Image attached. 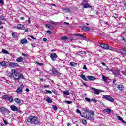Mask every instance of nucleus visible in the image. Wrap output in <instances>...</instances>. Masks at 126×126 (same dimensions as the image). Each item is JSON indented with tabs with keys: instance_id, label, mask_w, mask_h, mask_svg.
Wrapping results in <instances>:
<instances>
[{
	"instance_id": "20e7f679",
	"label": "nucleus",
	"mask_w": 126,
	"mask_h": 126,
	"mask_svg": "<svg viewBox=\"0 0 126 126\" xmlns=\"http://www.w3.org/2000/svg\"><path fill=\"white\" fill-rule=\"evenodd\" d=\"M100 47L102 49H105L106 50H113V48L111 46H109V45L105 44V43H101L100 44Z\"/></svg>"
},
{
	"instance_id": "de8ad7c7",
	"label": "nucleus",
	"mask_w": 126,
	"mask_h": 126,
	"mask_svg": "<svg viewBox=\"0 0 126 126\" xmlns=\"http://www.w3.org/2000/svg\"><path fill=\"white\" fill-rule=\"evenodd\" d=\"M8 76H9V77H12L13 75L11 71V73H8Z\"/></svg>"
},
{
	"instance_id": "f3484780",
	"label": "nucleus",
	"mask_w": 126,
	"mask_h": 126,
	"mask_svg": "<svg viewBox=\"0 0 126 126\" xmlns=\"http://www.w3.org/2000/svg\"><path fill=\"white\" fill-rule=\"evenodd\" d=\"M52 72L54 74H56V75H58V74H60V73L55 68L52 69Z\"/></svg>"
},
{
	"instance_id": "58836bf2",
	"label": "nucleus",
	"mask_w": 126,
	"mask_h": 126,
	"mask_svg": "<svg viewBox=\"0 0 126 126\" xmlns=\"http://www.w3.org/2000/svg\"><path fill=\"white\" fill-rule=\"evenodd\" d=\"M12 36L13 38H17V35H16L14 32H12Z\"/></svg>"
},
{
	"instance_id": "680f3d73",
	"label": "nucleus",
	"mask_w": 126,
	"mask_h": 126,
	"mask_svg": "<svg viewBox=\"0 0 126 126\" xmlns=\"http://www.w3.org/2000/svg\"><path fill=\"white\" fill-rule=\"evenodd\" d=\"M107 70H109V71H112V69H109V67H107Z\"/></svg>"
},
{
	"instance_id": "7ed1b4c3",
	"label": "nucleus",
	"mask_w": 126,
	"mask_h": 126,
	"mask_svg": "<svg viewBox=\"0 0 126 126\" xmlns=\"http://www.w3.org/2000/svg\"><path fill=\"white\" fill-rule=\"evenodd\" d=\"M29 123H33L34 125L40 124V121L38 120V118L34 116H30L27 120Z\"/></svg>"
},
{
	"instance_id": "aec40b11",
	"label": "nucleus",
	"mask_w": 126,
	"mask_h": 126,
	"mask_svg": "<svg viewBox=\"0 0 126 126\" xmlns=\"http://www.w3.org/2000/svg\"><path fill=\"white\" fill-rule=\"evenodd\" d=\"M14 101L18 104V105H20V103H21V100H20L19 98H15Z\"/></svg>"
},
{
	"instance_id": "f8f14e48",
	"label": "nucleus",
	"mask_w": 126,
	"mask_h": 126,
	"mask_svg": "<svg viewBox=\"0 0 126 126\" xmlns=\"http://www.w3.org/2000/svg\"><path fill=\"white\" fill-rule=\"evenodd\" d=\"M92 90L94 91V94H100V90L94 88H92Z\"/></svg>"
},
{
	"instance_id": "7c9ffc66",
	"label": "nucleus",
	"mask_w": 126,
	"mask_h": 126,
	"mask_svg": "<svg viewBox=\"0 0 126 126\" xmlns=\"http://www.w3.org/2000/svg\"><path fill=\"white\" fill-rule=\"evenodd\" d=\"M61 40L63 41H65V40H68V37L66 36H62L61 37Z\"/></svg>"
},
{
	"instance_id": "4d7b16f0",
	"label": "nucleus",
	"mask_w": 126,
	"mask_h": 126,
	"mask_svg": "<svg viewBox=\"0 0 126 126\" xmlns=\"http://www.w3.org/2000/svg\"><path fill=\"white\" fill-rule=\"evenodd\" d=\"M101 64H102V65L105 66V65H106V63H105L104 62H102Z\"/></svg>"
},
{
	"instance_id": "cd10ccee",
	"label": "nucleus",
	"mask_w": 126,
	"mask_h": 126,
	"mask_svg": "<svg viewBox=\"0 0 126 126\" xmlns=\"http://www.w3.org/2000/svg\"><path fill=\"white\" fill-rule=\"evenodd\" d=\"M104 111L106 112L107 114H110L111 112H112V110L111 109L106 108L104 109Z\"/></svg>"
},
{
	"instance_id": "9b49d317",
	"label": "nucleus",
	"mask_w": 126,
	"mask_h": 126,
	"mask_svg": "<svg viewBox=\"0 0 126 126\" xmlns=\"http://www.w3.org/2000/svg\"><path fill=\"white\" fill-rule=\"evenodd\" d=\"M17 28L19 29V30H24V29H25V27L24 25L19 24L17 25Z\"/></svg>"
},
{
	"instance_id": "4468645a",
	"label": "nucleus",
	"mask_w": 126,
	"mask_h": 126,
	"mask_svg": "<svg viewBox=\"0 0 126 126\" xmlns=\"http://www.w3.org/2000/svg\"><path fill=\"white\" fill-rule=\"evenodd\" d=\"M20 43H21L22 45H25V44H27V43H28V41L25 39H23L20 40Z\"/></svg>"
},
{
	"instance_id": "49530a36",
	"label": "nucleus",
	"mask_w": 126,
	"mask_h": 126,
	"mask_svg": "<svg viewBox=\"0 0 126 126\" xmlns=\"http://www.w3.org/2000/svg\"><path fill=\"white\" fill-rule=\"evenodd\" d=\"M65 102L66 103V104H72V101H70L66 100Z\"/></svg>"
},
{
	"instance_id": "f257e3e1",
	"label": "nucleus",
	"mask_w": 126,
	"mask_h": 126,
	"mask_svg": "<svg viewBox=\"0 0 126 126\" xmlns=\"http://www.w3.org/2000/svg\"><path fill=\"white\" fill-rule=\"evenodd\" d=\"M11 73H12L13 77L14 78L15 80L24 79V76L19 74V73L16 71L15 69H12L11 70Z\"/></svg>"
},
{
	"instance_id": "1a4fd4ad",
	"label": "nucleus",
	"mask_w": 126,
	"mask_h": 126,
	"mask_svg": "<svg viewBox=\"0 0 126 126\" xmlns=\"http://www.w3.org/2000/svg\"><path fill=\"white\" fill-rule=\"evenodd\" d=\"M50 58L53 61H56V59L58 58V55H57V54L56 53H52L50 54Z\"/></svg>"
},
{
	"instance_id": "2f4dec72",
	"label": "nucleus",
	"mask_w": 126,
	"mask_h": 126,
	"mask_svg": "<svg viewBox=\"0 0 126 126\" xmlns=\"http://www.w3.org/2000/svg\"><path fill=\"white\" fill-rule=\"evenodd\" d=\"M2 98L3 100H6L8 98V95H7V94L4 95L2 96Z\"/></svg>"
},
{
	"instance_id": "bf43d9fd",
	"label": "nucleus",
	"mask_w": 126,
	"mask_h": 126,
	"mask_svg": "<svg viewBox=\"0 0 126 126\" xmlns=\"http://www.w3.org/2000/svg\"><path fill=\"white\" fill-rule=\"evenodd\" d=\"M46 92H48V93H52V91L49 90H46Z\"/></svg>"
},
{
	"instance_id": "4c0bfd02",
	"label": "nucleus",
	"mask_w": 126,
	"mask_h": 126,
	"mask_svg": "<svg viewBox=\"0 0 126 126\" xmlns=\"http://www.w3.org/2000/svg\"><path fill=\"white\" fill-rule=\"evenodd\" d=\"M2 52L3 53V54H9L8 51L5 49H2Z\"/></svg>"
},
{
	"instance_id": "393cba45",
	"label": "nucleus",
	"mask_w": 126,
	"mask_h": 126,
	"mask_svg": "<svg viewBox=\"0 0 126 126\" xmlns=\"http://www.w3.org/2000/svg\"><path fill=\"white\" fill-rule=\"evenodd\" d=\"M82 5H83L84 8H88V7H90V5L89 4H84V3H82Z\"/></svg>"
},
{
	"instance_id": "423d86ee",
	"label": "nucleus",
	"mask_w": 126,
	"mask_h": 126,
	"mask_svg": "<svg viewBox=\"0 0 126 126\" xmlns=\"http://www.w3.org/2000/svg\"><path fill=\"white\" fill-rule=\"evenodd\" d=\"M102 98L103 99H105V100L109 101V102H114V98H112V97L109 95H103Z\"/></svg>"
},
{
	"instance_id": "0e129e2a",
	"label": "nucleus",
	"mask_w": 126,
	"mask_h": 126,
	"mask_svg": "<svg viewBox=\"0 0 126 126\" xmlns=\"http://www.w3.org/2000/svg\"><path fill=\"white\" fill-rule=\"evenodd\" d=\"M64 23H65V24H67V25H69V23H67V22H64Z\"/></svg>"
},
{
	"instance_id": "dca6fc26",
	"label": "nucleus",
	"mask_w": 126,
	"mask_h": 126,
	"mask_svg": "<svg viewBox=\"0 0 126 126\" xmlns=\"http://www.w3.org/2000/svg\"><path fill=\"white\" fill-rule=\"evenodd\" d=\"M63 12H65V13H69V12H70V9L69 8H64L63 9Z\"/></svg>"
},
{
	"instance_id": "ea45409f",
	"label": "nucleus",
	"mask_w": 126,
	"mask_h": 126,
	"mask_svg": "<svg viewBox=\"0 0 126 126\" xmlns=\"http://www.w3.org/2000/svg\"><path fill=\"white\" fill-rule=\"evenodd\" d=\"M37 64L39 65V66H43V65H44V64L39 63L38 62H36Z\"/></svg>"
},
{
	"instance_id": "864d4df0",
	"label": "nucleus",
	"mask_w": 126,
	"mask_h": 126,
	"mask_svg": "<svg viewBox=\"0 0 126 126\" xmlns=\"http://www.w3.org/2000/svg\"><path fill=\"white\" fill-rule=\"evenodd\" d=\"M30 37L33 39V40H36V38H35V37H34L33 35H31Z\"/></svg>"
},
{
	"instance_id": "c9c22d12",
	"label": "nucleus",
	"mask_w": 126,
	"mask_h": 126,
	"mask_svg": "<svg viewBox=\"0 0 126 126\" xmlns=\"http://www.w3.org/2000/svg\"><path fill=\"white\" fill-rule=\"evenodd\" d=\"M8 101H9L10 103H12V102H13V97L12 96H10L8 98Z\"/></svg>"
},
{
	"instance_id": "bb28decb",
	"label": "nucleus",
	"mask_w": 126,
	"mask_h": 126,
	"mask_svg": "<svg viewBox=\"0 0 126 126\" xmlns=\"http://www.w3.org/2000/svg\"><path fill=\"white\" fill-rule=\"evenodd\" d=\"M113 72L114 75H120V71L115 70L113 71Z\"/></svg>"
},
{
	"instance_id": "0eeeda50",
	"label": "nucleus",
	"mask_w": 126,
	"mask_h": 126,
	"mask_svg": "<svg viewBox=\"0 0 126 126\" xmlns=\"http://www.w3.org/2000/svg\"><path fill=\"white\" fill-rule=\"evenodd\" d=\"M9 66L11 68H15V67H17V66H18V63L16 62H10Z\"/></svg>"
},
{
	"instance_id": "b1692460",
	"label": "nucleus",
	"mask_w": 126,
	"mask_h": 126,
	"mask_svg": "<svg viewBox=\"0 0 126 126\" xmlns=\"http://www.w3.org/2000/svg\"><path fill=\"white\" fill-rule=\"evenodd\" d=\"M87 78L89 79V80H95V79H96V78L92 76H88L87 77Z\"/></svg>"
},
{
	"instance_id": "2eb2a0df",
	"label": "nucleus",
	"mask_w": 126,
	"mask_h": 126,
	"mask_svg": "<svg viewBox=\"0 0 126 126\" xmlns=\"http://www.w3.org/2000/svg\"><path fill=\"white\" fill-rule=\"evenodd\" d=\"M117 88H118L119 90L121 91V92H123L124 91V86H123V85H118Z\"/></svg>"
},
{
	"instance_id": "5fc2aeb1",
	"label": "nucleus",
	"mask_w": 126,
	"mask_h": 126,
	"mask_svg": "<svg viewBox=\"0 0 126 126\" xmlns=\"http://www.w3.org/2000/svg\"><path fill=\"white\" fill-rule=\"evenodd\" d=\"M3 121L5 124V125H7V122H6V121H5V120L3 119Z\"/></svg>"
},
{
	"instance_id": "774afa93",
	"label": "nucleus",
	"mask_w": 126,
	"mask_h": 126,
	"mask_svg": "<svg viewBox=\"0 0 126 126\" xmlns=\"http://www.w3.org/2000/svg\"><path fill=\"white\" fill-rule=\"evenodd\" d=\"M67 126H70V123H67Z\"/></svg>"
},
{
	"instance_id": "6e6552de",
	"label": "nucleus",
	"mask_w": 126,
	"mask_h": 126,
	"mask_svg": "<svg viewBox=\"0 0 126 126\" xmlns=\"http://www.w3.org/2000/svg\"><path fill=\"white\" fill-rule=\"evenodd\" d=\"M0 111L2 112V114H9V113H10V111H9L8 109L3 107L0 108Z\"/></svg>"
},
{
	"instance_id": "09e8293b",
	"label": "nucleus",
	"mask_w": 126,
	"mask_h": 126,
	"mask_svg": "<svg viewBox=\"0 0 126 126\" xmlns=\"http://www.w3.org/2000/svg\"><path fill=\"white\" fill-rule=\"evenodd\" d=\"M46 33H48L49 35H51V34H52V32L51 31H47Z\"/></svg>"
},
{
	"instance_id": "e2e57ef3",
	"label": "nucleus",
	"mask_w": 126,
	"mask_h": 126,
	"mask_svg": "<svg viewBox=\"0 0 126 126\" xmlns=\"http://www.w3.org/2000/svg\"><path fill=\"white\" fill-rule=\"evenodd\" d=\"M26 91L27 92H29V89H28V88H26Z\"/></svg>"
},
{
	"instance_id": "6e6d98bb",
	"label": "nucleus",
	"mask_w": 126,
	"mask_h": 126,
	"mask_svg": "<svg viewBox=\"0 0 126 126\" xmlns=\"http://www.w3.org/2000/svg\"><path fill=\"white\" fill-rule=\"evenodd\" d=\"M22 56H23V57H27V55L24 53L22 54Z\"/></svg>"
},
{
	"instance_id": "3c124183",
	"label": "nucleus",
	"mask_w": 126,
	"mask_h": 126,
	"mask_svg": "<svg viewBox=\"0 0 126 126\" xmlns=\"http://www.w3.org/2000/svg\"><path fill=\"white\" fill-rule=\"evenodd\" d=\"M83 69H85V70H87V67H86V65H84Z\"/></svg>"
},
{
	"instance_id": "e433bc0d",
	"label": "nucleus",
	"mask_w": 126,
	"mask_h": 126,
	"mask_svg": "<svg viewBox=\"0 0 126 126\" xmlns=\"http://www.w3.org/2000/svg\"><path fill=\"white\" fill-rule=\"evenodd\" d=\"M63 94H64L65 95H69V94H70V93H69V91H64L63 92Z\"/></svg>"
},
{
	"instance_id": "39448f33",
	"label": "nucleus",
	"mask_w": 126,
	"mask_h": 126,
	"mask_svg": "<svg viewBox=\"0 0 126 126\" xmlns=\"http://www.w3.org/2000/svg\"><path fill=\"white\" fill-rule=\"evenodd\" d=\"M23 88H24V85L21 84L20 86L17 89L15 92L18 93V94H22Z\"/></svg>"
},
{
	"instance_id": "f704fd0d",
	"label": "nucleus",
	"mask_w": 126,
	"mask_h": 126,
	"mask_svg": "<svg viewBox=\"0 0 126 126\" xmlns=\"http://www.w3.org/2000/svg\"><path fill=\"white\" fill-rule=\"evenodd\" d=\"M102 79H103V81H104V82H106L108 80V78L105 76L102 75Z\"/></svg>"
},
{
	"instance_id": "a19ab883",
	"label": "nucleus",
	"mask_w": 126,
	"mask_h": 126,
	"mask_svg": "<svg viewBox=\"0 0 126 126\" xmlns=\"http://www.w3.org/2000/svg\"><path fill=\"white\" fill-rule=\"evenodd\" d=\"M91 102H93L94 103H96L97 101L96 100V99L95 98H92L91 99Z\"/></svg>"
},
{
	"instance_id": "a878e982",
	"label": "nucleus",
	"mask_w": 126,
	"mask_h": 126,
	"mask_svg": "<svg viewBox=\"0 0 126 126\" xmlns=\"http://www.w3.org/2000/svg\"><path fill=\"white\" fill-rule=\"evenodd\" d=\"M46 102H47V103H49V104H51V103L53 102V100H52V99H51V98L48 97L47 98H46Z\"/></svg>"
},
{
	"instance_id": "4be33fe9",
	"label": "nucleus",
	"mask_w": 126,
	"mask_h": 126,
	"mask_svg": "<svg viewBox=\"0 0 126 126\" xmlns=\"http://www.w3.org/2000/svg\"><path fill=\"white\" fill-rule=\"evenodd\" d=\"M82 30H84L85 31H89L90 30V28H89L88 27H85L83 26L82 27Z\"/></svg>"
},
{
	"instance_id": "a18cd8bd",
	"label": "nucleus",
	"mask_w": 126,
	"mask_h": 126,
	"mask_svg": "<svg viewBox=\"0 0 126 126\" xmlns=\"http://www.w3.org/2000/svg\"><path fill=\"white\" fill-rule=\"evenodd\" d=\"M0 3L1 4V5H3L4 4V1L3 0H0Z\"/></svg>"
},
{
	"instance_id": "c03bdc74",
	"label": "nucleus",
	"mask_w": 126,
	"mask_h": 126,
	"mask_svg": "<svg viewBox=\"0 0 126 126\" xmlns=\"http://www.w3.org/2000/svg\"><path fill=\"white\" fill-rule=\"evenodd\" d=\"M82 122L83 124H84V125H86L87 124L86 120L85 119L82 120Z\"/></svg>"
},
{
	"instance_id": "6ab92c4d",
	"label": "nucleus",
	"mask_w": 126,
	"mask_h": 126,
	"mask_svg": "<svg viewBox=\"0 0 126 126\" xmlns=\"http://www.w3.org/2000/svg\"><path fill=\"white\" fill-rule=\"evenodd\" d=\"M0 65H1V66H6V62L5 61H2L0 63Z\"/></svg>"
},
{
	"instance_id": "8fccbe9b",
	"label": "nucleus",
	"mask_w": 126,
	"mask_h": 126,
	"mask_svg": "<svg viewBox=\"0 0 126 126\" xmlns=\"http://www.w3.org/2000/svg\"><path fill=\"white\" fill-rule=\"evenodd\" d=\"M76 112L77 113H78V114H81V112H80V110H79V109H77Z\"/></svg>"
},
{
	"instance_id": "473e14b6",
	"label": "nucleus",
	"mask_w": 126,
	"mask_h": 126,
	"mask_svg": "<svg viewBox=\"0 0 126 126\" xmlns=\"http://www.w3.org/2000/svg\"><path fill=\"white\" fill-rule=\"evenodd\" d=\"M47 27L50 29L51 30H52V29H54V27H52V26L50 25V24H46Z\"/></svg>"
},
{
	"instance_id": "13d9d810",
	"label": "nucleus",
	"mask_w": 126,
	"mask_h": 126,
	"mask_svg": "<svg viewBox=\"0 0 126 126\" xmlns=\"http://www.w3.org/2000/svg\"><path fill=\"white\" fill-rule=\"evenodd\" d=\"M116 79H114V80H113V84H115V83H116Z\"/></svg>"
},
{
	"instance_id": "c756f323",
	"label": "nucleus",
	"mask_w": 126,
	"mask_h": 126,
	"mask_svg": "<svg viewBox=\"0 0 126 126\" xmlns=\"http://www.w3.org/2000/svg\"><path fill=\"white\" fill-rule=\"evenodd\" d=\"M80 77L83 79V80H85V81H87V79L86 77H85V76L83 74L80 75Z\"/></svg>"
},
{
	"instance_id": "c85d7f7f",
	"label": "nucleus",
	"mask_w": 126,
	"mask_h": 126,
	"mask_svg": "<svg viewBox=\"0 0 126 126\" xmlns=\"http://www.w3.org/2000/svg\"><path fill=\"white\" fill-rule=\"evenodd\" d=\"M50 23H51V24H53L54 25H60V23L59 22H55L53 21H51L50 22Z\"/></svg>"
},
{
	"instance_id": "ddd939ff",
	"label": "nucleus",
	"mask_w": 126,
	"mask_h": 126,
	"mask_svg": "<svg viewBox=\"0 0 126 126\" xmlns=\"http://www.w3.org/2000/svg\"><path fill=\"white\" fill-rule=\"evenodd\" d=\"M74 35L77 36V37H78V39L79 40H82V39L85 38V37H84L83 36V35H82V34H75Z\"/></svg>"
},
{
	"instance_id": "5701e85b",
	"label": "nucleus",
	"mask_w": 126,
	"mask_h": 126,
	"mask_svg": "<svg viewBox=\"0 0 126 126\" xmlns=\"http://www.w3.org/2000/svg\"><path fill=\"white\" fill-rule=\"evenodd\" d=\"M70 64L71 66H73V67H75V66H77V63L73 62H70Z\"/></svg>"
},
{
	"instance_id": "69168bd1",
	"label": "nucleus",
	"mask_w": 126,
	"mask_h": 126,
	"mask_svg": "<svg viewBox=\"0 0 126 126\" xmlns=\"http://www.w3.org/2000/svg\"><path fill=\"white\" fill-rule=\"evenodd\" d=\"M96 13L97 15H98L100 14V13H99V11H98L96 12Z\"/></svg>"
},
{
	"instance_id": "603ef678",
	"label": "nucleus",
	"mask_w": 126,
	"mask_h": 126,
	"mask_svg": "<svg viewBox=\"0 0 126 126\" xmlns=\"http://www.w3.org/2000/svg\"><path fill=\"white\" fill-rule=\"evenodd\" d=\"M43 87H45V88H49V87H50V86L49 85H44L43 86Z\"/></svg>"
},
{
	"instance_id": "412c9836",
	"label": "nucleus",
	"mask_w": 126,
	"mask_h": 126,
	"mask_svg": "<svg viewBox=\"0 0 126 126\" xmlns=\"http://www.w3.org/2000/svg\"><path fill=\"white\" fill-rule=\"evenodd\" d=\"M22 61H23V58L21 56L16 59V62H18V63H21Z\"/></svg>"
},
{
	"instance_id": "f03ea898",
	"label": "nucleus",
	"mask_w": 126,
	"mask_h": 126,
	"mask_svg": "<svg viewBox=\"0 0 126 126\" xmlns=\"http://www.w3.org/2000/svg\"><path fill=\"white\" fill-rule=\"evenodd\" d=\"M85 112H86L87 114L86 115V118L88 120H91L92 121L94 120V116H95V112L89 110L88 109H84Z\"/></svg>"
},
{
	"instance_id": "a211bd4d",
	"label": "nucleus",
	"mask_w": 126,
	"mask_h": 126,
	"mask_svg": "<svg viewBox=\"0 0 126 126\" xmlns=\"http://www.w3.org/2000/svg\"><path fill=\"white\" fill-rule=\"evenodd\" d=\"M117 118H118V120H119V121H121V122H122V123H124V124H126V121H125V120H123V118H122L121 116L117 115Z\"/></svg>"
},
{
	"instance_id": "052dcab7",
	"label": "nucleus",
	"mask_w": 126,
	"mask_h": 126,
	"mask_svg": "<svg viewBox=\"0 0 126 126\" xmlns=\"http://www.w3.org/2000/svg\"><path fill=\"white\" fill-rule=\"evenodd\" d=\"M43 41L44 42H47V38H43Z\"/></svg>"
},
{
	"instance_id": "338daca9",
	"label": "nucleus",
	"mask_w": 126,
	"mask_h": 126,
	"mask_svg": "<svg viewBox=\"0 0 126 126\" xmlns=\"http://www.w3.org/2000/svg\"><path fill=\"white\" fill-rule=\"evenodd\" d=\"M28 22H29V23H30V18L28 19Z\"/></svg>"
},
{
	"instance_id": "72a5a7b5",
	"label": "nucleus",
	"mask_w": 126,
	"mask_h": 126,
	"mask_svg": "<svg viewBox=\"0 0 126 126\" xmlns=\"http://www.w3.org/2000/svg\"><path fill=\"white\" fill-rule=\"evenodd\" d=\"M121 54H122V55H126V50L125 49H122L121 50Z\"/></svg>"
},
{
	"instance_id": "9d476101",
	"label": "nucleus",
	"mask_w": 126,
	"mask_h": 126,
	"mask_svg": "<svg viewBox=\"0 0 126 126\" xmlns=\"http://www.w3.org/2000/svg\"><path fill=\"white\" fill-rule=\"evenodd\" d=\"M10 108L12 111L13 112H16L17 111H18V108L17 107L15 106L14 105H11L10 106Z\"/></svg>"
},
{
	"instance_id": "37998d69",
	"label": "nucleus",
	"mask_w": 126,
	"mask_h": 126,
	"mask_svg": "<svg viewBox=\"0 0 126 126\" xmlns=\"http://www.w3.org/2000/svg\"><path fill=\"white\" fill-rule=\"evenodd\" d=\"M53 109L54 111H56V110H58V107L56 105H53Z\"/></svg>"
},
{
	"instance_id": "79ce46f5",
	"label": "nucleus",
	"mask_w": 126,
	"mask_h": 126,
	"mask_svg": "<svg viewBox=\"0 0 126 126\" xmlns=\"http://www.w3.org/2000/svg\"><path fill=\"white\" fill-rule=\"evenodd\" d=\"M85 99L87 101V102H91V99L90 98L86 97Z\"/></svg>"
}]
</instances>
